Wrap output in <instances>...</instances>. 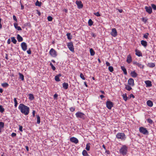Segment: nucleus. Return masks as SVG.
<instances>
[{
    "label": "nucleus",
    "instance_id": "obj_1",
    "mask_svg": "<svg viewBox=\"0 0 156 156\" xmlns=\"http://www.w3.org/2000/svg\"><path fill=\"white\" fill-rule=\"evenodd\" d=\"M18 108L22 113L25 115H28L29 113V108L23 104H20Z\"/></svg>",
    "mask_w": 156,
    "mask_h": 156
},
{
    "label": "nucleus",
    "instance_id": "obj_2",
    "mask_svg": "<svg viewBox=\"0 0 156 156\" xmlns=\"http://www.w3.org/2000/svg\"><path fill=\"white\" fill-rule=\"evenodd\" d=\"M128 150V147L126 145H123L119 150L120 153L124 155L126 154Z\"/></svg>",
    "mask_w": 156,
    "mask_h": 156
},
{
    "label": "nucleus",
    "instance_id": "obj_3",
    "mask_svg": "<svg viewBox=\"0 0 156 156\" xmlns=\"http://www.w3.org/2000/svg\"><path fill=\"white\" fill-rule=\"evenodd\" d=\"M116 137L118 139H120L121 140H125L126 138V137L125 134L124 133H119L117 134Z\"/></svg>",
    "mask_w": 156,
    "mask_h": 156
},
{
    "label": "nucleus",
    "instance_id": "obj_4",
    "mask_svg": "<svg viewBox=\"0 0 156 156\" xmlns=\"http://www.w3.org/2000/svg\"><path fill=\"white\" fill-rule=\"evenodd\" d=\"M75 115L77 118H80L83 119H85V115L83 113L80 111L77 112L76 113Z\"/></svg>",
    "mask_w": 156,
    "mask_h": 156
},
{
    "label": "nucleus",
    "instance_id": "obj_5",
    "mask_svg": "<svg viewBox=\"0 0 156 156\" xmlns=\"http://www.w3.org/2000/svg\"><path fill=\"white\" fill-rule=\"evenodd\" d=\"M139 131L140 133H142L144 135H148L149 133L147 129L143 127H140Z\"/></svg>",
    "mask_w": 156,
    "mask_h": 156
},
{
    "label": "nucleus",
    "instance_id": "obj_6",
    "mask_svg": "<svg viewBox=\"0 0 156 156\" xmlns=\"http://www.w3.org/2000/svg\"><path fill=\"white\" fill-rule=\"evenodd\" d=\"M49 53L51 56L53 57H56L57 55V52L53 48L50 49Z\"/></svg>",
    "mask_w": 156,
    "mask_h": 156
},
{
    "label": "nucleus",
    "instance_id": "obj_7",
    "mask_svg": "<svg viewBox=\"0 0 156 156\" xmlns=\"http://www.w3.org/2000/svg\"><path fill=\"white\" fill-rule=\"evenodd\" d=\"M67 45L69 50L72 52H74V48L73 43L72 42L68 43Z\"/></svg>",
    "mask_w": 156,
    "mask_h": 156
},
{
    "label": "nucleus",
    "instance_id": "obj_8",
    "mask_svg": "<svg viewBox=\"0 0 156 156\" xmlns=\"http://www.w3.org/2000/svg\"><path fill=\"white\" fill-rule=\"evenodd\" d=\"M106 107L109 109H111L113 106V103L110 101H107L106 102Z\"/></svg>",
    "mask_w": 156,
    "mask_h": 156
},
{
    "label": "nucleus",
    "instance_id": "obj_9",
    "mask_svg": "<svg viewBox=\"0 0 156 156\" xmlns=\"http://www.w3.org/2000/svg\"><path fill=\"white\" fill-rule=\"evenodd\" d=\"M21 46L22 49L24 51H26L27 48V44L24 42H23L21 43Z\"/></svg>",
    "mask_w": 156,
    "mask_h": 156
},
{
    "label": "nucleus",
    "instance_id": "obj_10",
    "mask_svg": "<svg viewBox=\"0 0 156 156\" xmlns=\"http://www.w3.org/2000/svg\"><path fill=\"white\" fill-rule=\"evenodd\" d=\"M111 35L113 37H115L117 35V32L115 28L112 29L111 33Z\"/></svg>",
    "mask_w": 156,
    "mask_h": 156
},
{
    "label": "nucleus",
    "instance_id": "obj_11",
    "mask_svg": "<svg viewBox=\"0 0 156 156\" xmlns=\"http://www.w3.org/2000/svg\"><path fill=\"white\" fill-rule=\"evenodd\" d=\"M146 11L149 14L151 13L152 12V9L150 6H146L145 7Z\"/></svg>",
    "mask_w": 156,
    "mask_h": 156
},
{
    "label": "nucleus",
    "instance_id": "obj_12",
    "mask_svg": "<svg viewBox=\"0 0 156 156\" xmlns=\"http://www.w3.org/2000/svg\"><path fill=\"white\" fill-rule=\"evenodd\" d=\"M70 140L71 142L74 143L75 144H77L78 143V140L76 138L73 137L70 138Z\"/></svg>",
    "mask_w": 156,
    "mask_h": 156
},
{
    "label": "nucleus",
    "instance_id": "obj_13",
    "mask_svg": "<svg viewBox=\"0 0 156 156\" xmlns=\"http://www.w3.org/2000/svg\"><path fill=\"white\" fill-rule=\"evenodd\" d=\"M128 83L131 86H133L134 85V81L132 78H130L128 80Z\"/></svg>",
    "mask_w": 156,
    "mask_h": 156
},
{
    "label": "nucleus",
    "instance_id": "obj_14",
    "mask_svg": "<svg viewBox=\"0 0 156 156\" xmlns=\"http://www.w3.org/2000/svg\"><path fill=\"white\" fill-rule=\"evenodd\" d=\"M76 4L79 8H82L83 7V5L82 4V2L81 1H76Z\"/></svg>",
    "mask_w": 156,
    "mask_h": 156
},
{
    "label": "nucleus",
    "instance_id": "obj_15",
    "mask_svg": "<svg viewBox=\"0 0 156 156\" xmlns=\"http://www.w3.org/2000/svg\"><path fill=\"white\" fill-rule=\"evenodd\" d=\"M132 62V57L130 54L128 55L127 58L126 62L129 64L130 63Z\"/></svg>",
    "mask_w": 156,
    "mask_h": 156
},
{
    "label": "nucleus",
    "instance_id": "obj_16",
    "mask_svg": "<svg viewBox=\"0 0 156 156\" xmlns=\"http://www.w3.org/2000/svg\"><path fill=\"white\" fill-rule=\"evenodd\" d=\"M147 87H151L152 86L151 82L150 80H147L145 81Z\"/></svg>",
    "mask_w": 156,
    "mask_h": 156
},
{
    "label": "nucleus",
    "instance_id": "obj_17",
    "mask_svg": "<svg viewBox=\"0 0 156 156\" xmlns=\"http://www.w3.org/2000/svg\"><path fill=\"white\" fill-rule=\"evenodd\" d=\"M135 54L136 55L138 56L139 57L142 56V53L139 50L137 49H136L135 50Z\"/></svg>",
    "mask_w": 156,
    "mask_h": 156
},
{
    "label": "nucleus",
    "instance_id": "obj_18",
    "mask_svg": "<svg viewBox=\"0 0 156 156\" xmlns=\"http://www.w3.org/2000/svg\"><path fill=\"white\" fill-rule=\"evenodd\" d=\"M147 105L150 107H152L153 106V104L152 101L150 100H148L147 101Z\"/></svg>",
    "mask_w": 156,
    "mask_h": 156
},
{
    "label": "nucleus",
    "instance_id": "obj_19",
    "mask_svg": "<svg viewBox=\"0 0 156 156\" xmlns=\"http://www.w3.org/2000/svg\"><path fill=\"white\" fill-rule=\"evenodd\" d=\"M141 44L144 47H146L147 46V42L144 40H142L141 41Z\"/></svg>",
    "mask_w": 156,
    "mask_h": 156
},
{
    "label": "nucleus",
    "instance_id": "obj_20",
    "mask_svg": "<svg viewBox=\"0 0 156 156\" xmlns=\"http://www.w3.org/2000/svg\"><path fill=\"white\" fill-rule=\"evenodd\" d=\"M131 76L133 77H136L137 76V74L135 71H132L130 73Z\"/></svg>",
    "mask_w": 156,
    "mask_h": 156
},
{
    "label": "nucleus",
    "instance_id": "obj_21",
    "mask_svg": "<svg viewBox=\"0 0 156 156\" xmlns=\"http://www.w3.org/2000/svg\"><path fill=\"white\" fill-rule=\"evenodd\" d=\"M17 39L18 41L20 42H21L23 41V38L19 34L17 35Z\"/></svg>",
    "mask_w": 156,
    "mask_h": 156
},
{
    "label": "nucleus",
    "instance_id": "obj_22",
    "mask_svg": "<svg viewBox=\"0 0 156 156\" xmlns=\"http://www.w3.org/2000/svg\"><path fill=\"white\" fill-rule=\"evenodd\" d=\"M121 69L123 72L124 74L125 75H126L127 74V72L125 67L124 66H121Z\"/></svg>",
    "mask_w": 156,
    "mask_h": 156
},
{
    "label": "nucleus",
    "instance_id": "obj_23",
    "mask_svg": "<svg viewBox=\"0 0 156 156\" xmlns=\"http://www.w3.org/2000/svg\"><path fill=\"white\" fill-rule=\"evenodd\" d=\"M82 154L83 156H90L87 152L85 150H83L82 152Z\"/></svg>",
    "mask_w": 156,
    "mask_h": 156
},
{
    "label": "nucleus",
    "instance_id": "obj_24",
    "mask_svg": "<svg viewBox=\"0 0 156 156\" xmlns=\"http://www.w3.org/2000/svg\"><path fill=\"white\" fill-rule=\"evenodd\" d=\"M63 88L65 89H67L68 88V84L67 83H64L62 84Z\"/></svg>",
    "mask_w": 156,
    "mask_h": 156
},
{
    "label": "nucleus",
    "instance_id": "obj_25",
    "mask_svg": "<svg viewBox=\"0 0 156 156\" xmlns=\"http://www.w3.org/2000/svg\"><path fill=\"white\" fill-rule=\"evenodd\" d=\"M90 55L91 56H94L95 54V51L92 48H91L90 49Z\"/></svg>",
    "mask_w": 156,
    "mask_h": 156
},
{
    "label": "nucleus",
    "instance_id": "obj_26",
    "mask_svg": "<svg viewBox=\"0 0 156 156\" xmlns=\"http://www.w3.org/2000/svg\"><path fill=\"white\" fill-rule=\"evenodd\" d=\"M122 97L123 100L125 101H126L127 100V97L126 95V93L123 94L122 95Z\"/></svg>",
    "mask_w": 156,
    "mask_h": 156
},
{
    "label": "nucleus",
    "instance_id": "obj_27",
    "mask_svg": "<svg viewBox=\"0 0 156 156\" xmlns=\"http://www.w3.org/2000/svg\"><path fill=\"white\" fill-rule=\"evenodd\" d=\"M125 88L126 90L128 91H130L132 89V87H130V86L129 85H125Z\"/></svg>",
    "mask_w": 156,
    "mask_h": 156
},
{
    "label": "nucleus",
    "instance_id": "obj_28",
    "mask_svg": "<svg viewBox=\"0 0 156 156\" xmlns=\"http://www.w3.org/2000/svg\"><path fill=\"white\" fill-rule=\"evenodd\" d=\"M148 66L151 68H153L155 66V64L154 63H148Z\"/></svg>",
    "mask_w": 156,
    "mask_h": 156
},
{
    "label": "nucleus",
    "instance_id": "obj_29",
    "mask_svg": "<svg viewBox=\"0 0 156 156\" xmlns=\"http://www.w3.org/2000/svg\"><path fill=\"white\" fill-rule=\"evenodd\" d=\"M29 99L30 100H33L34 99V97L32 94H29Z\"/></svg>",
    "mask_w": 156,
    "mask_h": 156
},
{
    "label": "nucleus",
    "instance_id": "obj_30",
    "mask_svg": "<svg viewBox=\"0 0 156 156\" xmlns=\"http://www.w3.org/2000/svg\"><path fill=\"white\" fill-rule=\"evenodd\" d=\"M19 74L20 76V78L22 80H24V76L23 75L20 73H19Z\"/></svg>",
    "mask_w": 156,
    "mask_h": 156
},
{
    "label": "nucleus",
    "instance_id": "obj_31",
    "mask_svg": "<svg viewBox=\"0 0 156 156\" xmlns=\"http://www.w3.org/2000/svg\"><path fill=\"white\" fill-rule=\"evenodd\" d=\"M37 118V123L38 124H39L40 123V118L39 115H36Z\"/></svg>",
    "mask_w": 156,
    "mask_h": 156
},
{
    "label": "nucleus",
    "instance_id": "obj_32",
    "mask_svg": "<svg viewBox=\"0 0 156 156\" xmlns=\"http://www.w3.org/2000/svg\"><path fill=\"white\" fill-rule=\"evenodd\" d=\"M93 22L91 19H90L88 21V24L89 26H91L93 25Z\"/></svg>",
    "mask_w": 156,
    "mask_h": 156
},
{
    "label": "nucleus",
    "instance_id": "obj_33",
    "mask_svg": "<svg viewBox=\"0 0 156 156\" xmlns=\"http://www.w3.org/2000/svg\"><path fill=\"white\" fill-rule=\"evenodd\" d=\"M35 5L36 6H40L41 5V2L37 0L35 3Z\"/></svg>",
    "mask_w": 156,
    "mask_h": 156
},
{
    "label": "nucleus",
    "instance_id": "obj_34",
    "mask_svg": "<svg viewBox=\"0 0 156 156\" xmlns=\"http://www.w3.org/2000/svg\"><path fill=\"white\" fill-rule=\"evenodd\" d=\"M2 86L4 87H6L9 86V84L6 83H3L2 84Z\"/></svg>",
    "mask_w": 156,
    "mask_h": 156
},
{
    "label": "nucleus",
    "instance_id": "obj_35",
    "mask_svg": "<svg viewBox=\"0 0 156 156\" xmlns=\"http://www.w3.org/2000/svg\"><path fill=\"white\" fill-rule=\"evenodd\" d=\"M12 42L14 44H16V43L17 41L15 39V37H11Z\"/></svg>",
    "mask_w": 156,
    "mask_h": 156
},
{
    "label": "nucleus",
    "instance_id": "obj_36",
    "mask_svg": "<svg viewBox=\"0 0 156 156\" xmlns=\"http://www.w3.org/2000/svg\"><path fill=\"white\" fill-rule=\"evenodd\" d=\"M14 106L15 108H16L17 106V105L18 104V102L16 100V98H15L14 99Z\"/></svg>",
    "mask_w": 156,
    "mask_h": 156
},
{
    "label": "nucleus",
    "instance_id": "obj_37",
    "mask_svg": "<svg viewBox=\"0 0 156 156\" xmlns=\"http://www.w3.org/2000/svg\"><path fill=\"white\" fill-rule=\"evenodd\" d=\"M90 144L88 143V144H87L86 145V149L87 151H89V150L90 149Z\"/></svg>",
    "mask_w": 156,
    "mask_h": 156
},
{
    "label": "nucleus",
    "instance_id": "obj_38",
    "mask_svg": "<svg viewBox=\"0 0 156 156\" xmlns=\"http://www.w3.org/2000/svg\"><path fill=\"white\" fill-rule=\"evenodd\" d=\"M108 69L109 71L111 72H112L114 70L112 66H109Z\"/></svg>",
    "mask_w": 156,
    "mask_h": 156
},
{
    "label": "nucleus",
    "instance_id": "obj_39",
    "mask_svg": "<svg viewBox=\"0 0 156 156\" xmlns=\"http://www.w3.org/2000/svg\"><path fill=\"white\" fill-rule=\"evenodd\" d=\"M5 111V109L3 107V106L0 105V112L1 113H3Z\"/></svg>",
    "mask_w": 156,
    "mask_h": 156
},
{
    "label": "nucleus",
    "instance_id": "obj_40",
    "mask_svg": "<svg viewBox=\"0 0 156 156\" xmlns=\"http://www.w3.org/2000/svg\"><path fill=\"white\" fill-rule=\"evenodd\" d=\"M137 66L138 67H139L141 69H143L144 66V65H143L141 63H138V65H137Z\"/></svg>",
    "mask_w": 156,
    "mask_h": 156
},
{
    "label": "nucleus",
    "instance_id": "obj_41",
    "mask_svg": "<svg viewBox=\"0 0 156 156\" xmlns=\"http://www.w3.org/2000/svg\"><path fill=\"white\" fill-rule=\"evenodd\" d=\"M4 123L3 122H0V127L2 129L4 127Z\"/></svg>",
    "mask_w": 156,
    "mask_h": 156
},
{
    "label": "nucleus",
    "instance_id": "obj_42",
    "mask_svg": "<svg viewBox=\"0 0 156 156\" xmlns=\"http://www.w3.org/2000/svg\"><path fill=\"white\" fill-rule=\"evenodd\" d=\"M50 65L51 67V68L54 71L56 69L55 67L53 66L51 63H50Z\"/></svg>",
    "mask_w": 156,
    "mask_h": 156
},
{
    "label": "nucleus",
    "instance_id": "obj_43",
    "mask_svg": "<svg viewBox=\"0 0 156 156\" xmlns=\"http://www.w3.org/2000/svg\"><path fill=\"white\" fill-rule=\"evenodd\" d=\"M147 122H148L149 123L151 124H152L153 122L152 120L150 118H149V119H147Z\"/></svg>",
    "mask_w": 156,
    "mask_h": 156
},
{
    "label": "nucleus",
    "instance_id": "obj_44",
    "mask_svg": "<svg viewBox=\"0 0 156 156\" xmlns=\"http://www.w3.org/2000/svg\"><path fill=\"white\" fill-rule=\"evenodd\" d=\"M80 77L83 80H85V78L83 73H81L80 74Z\"/></svg>",
    "mask_w": 156,
    "mask_h": 156
},
{
    "label": "nucleus",
    "instance_id": "obj_45",
    "mask_svg": "<svg viewBox=\"0 0 156 156\" xmlns=\"http://www.w3.org/2000/svg\"><path fill=\"white\" fill-rule=\"evenodd\" d=\"M70 33H68L66 34V36L67 37V38L69 40H70L72 38L70 36Z\"/></svg>",
    "mask_w": 156,
    "mask_h": 156
},
{
    "label": "nucleus",
    "instance_id": "obj_46",
    "mask_svg": "<svg viewBox=\"0 0 156 156\" xmlns=\"http://www.w3.org/2000/svg\"><path fill=\"white\" fill-rule=\"evenodd\" d=\"M47 19L49 21H51L53 20V18L51 16H48Z\"/></svg>",
    "mask_w": 156,
    "mask_h": 156
},
{
    "label": "nucleus",
    "instance_id": "obj_47",
    "mask_svg": "<svg viewBox=\"0 0 156 156\" xmlns=\"http://www.w3.org/2000/svg\"><path fill=\"white\" fill-rule=\"evenodd\" d=\"M55 80L56 81L58 82L60 81V80L59 79V77L58 76H55Z\"/></svg>",
    "mask_w": 156,
    "mask_h": 156
},
{
    "label": "nucleus",
    "instance_id": "obj_48",
    "mask_svg": "<svg viewBox=\"0 0 156 156\" xmlns=\"http://www.w3.org/2000/svg\"><path fill=\"white\" fill-rule=\"evenodd\" d=\"M151 6L154 10H156V5L154 4H151Z\"/></svg>",
    "mask_w": 156,
    "mask_h": 156
},
{
    "label": "nucleus",
    "instance_id": "obj_49",
    "mask_svg": "<svg viewBox=\"0 0 156 156\" xmlns=\"http://www.w3.org/2000/svg\"><path fill=\"white\" fill-rule=\"evenodd\" d=\"M148 33H147L146 34L144 35L143 37L146 39H147L148 38V35H149Z\"/></svg>",
    "mask_w": 156,
    "mask_h": 156
},
{
    "label": "nucleus",
    "instance_id": "obj_50",
    "mask_svg": "<svg viewBox=\"0 0 156 156\" xmlns=\"http://www.w3.org/2000/svg\"><path fill=\"white\" fill-rule=\"evenodd\" d=\"M94 15L97 16H101V14L98 12L94 13Z\"/></svg>",
    "mask_w": 156,
    "mask_h": 156
},
{
    "label": "nucleus",
    "instance_id": "obj_51",
    "mask_svg": "<svg viewBox=\"0 0 156 156\" xmlns=\"http://www.w3.org/2000/svg\"><path fill=\"white\" fill-rule=\"evenodd\" d=\"M70 111L72 112H73L75 110V108H74L72 107L70 108Z\"/></svg>",
    "mask_w": 156,
    "mask_h": 156
},
{
    "label": "nucleus",
    "instance_id": "obj_52",
    "mask_svg": "<svg viewBox=\"0 0 156 156\" xmlns=\"http://www.w3.org/2000/svg\"><path fill=\"white\" fill-rule=\"evenodd\" d=\"M27 53L28 54H31V51L30 50V48H29L28 50L27 51Z\"/></svg>",
    "mask_w": 156,
    "mask_h": 156
},
{
    "label": "nucleus",
    "instance_id": "obj_53",
    "mask_svg": "<svg viewBox=\"0 0 156 156\" xmlns=\"http://www.w3.org/2000/svg\"><path fill=\"white\" fill-rule=\"evenodd\" d=\"M16 133H13L11 134V136L12 137H14L16 136Z\"/></svg>",
    "mask_w": 156,
    "mask_h": 156
},
{
    "label": "nucleus",
    "instance_id": "obj_54",
    "mask_svg": "<svg viewBox=\"0 0 156 156\" xmlns=\"http://www.w3.org/2000/svg\"><path fill=\"white\" fill-rule=\"evenodd\" d=\"M22 129H23L22 126H20V125H19V130L21 132H22L23 131Z\"/></svg>",
    "mask_w": 156,
    "mask_h": 156
},
{
    "label": "nucleus",
    "instance_id": "obj_55",
    "mask_svg": "<svg viewBox=\"0 0 156 156\" xmlns=\"http://www.w3.org/2000/svg\"><path fill=\"white\" fill-rule=\"evenodd\" d=\"M58 95L57 94H55L54 95V99H57Z\"/></svg>",
    "mask_w": 156,
    "mask_h": 156
},
{
    "label": "nucleus",
    "instance_id": "obj_56",
    "mask_svg": "<svg viewBox=\"0 0 156 156\" xmlns=\"http://www.w3.org/2000/svg\"><path fill=\"white\" fill-rule=\"evenodd\" d=\"M13 20L15 21L16 22H17V20L16 19V17L15 15H13Z\"/></svg>",
    "mask_w": 156,
    "mask_h": 156
},
{
    "label": "nucleus",
    "instance_id": "obj_57",
    "mask_svg": "<svg viewBox=\"0 0 156 156\" xmlns=\"http://www.w3.org/2000/svg\"><path fill=\"white\" fill-rule=\"evenodd\" d=\"M16 29H17L18 30H22L21 27L20 26H18L17 28H16Z\"/></svg>",
    "mask_w": 156,
    "mask_h": 156
},
{
    "label": "nucleus",
    "instance_id": "obj_58",
    "mask_svg": "<svg viewBox=\"0 0 156 156\" xmlns=\"http://www.w3.org/2000/svg\"><path fill=\"white\" fill-rule=\"evenodd\" d=\"M14 26L15 27V28L16 29L17 27H18V24L16 23H14Z\"/></svg>",
    "mask_w": 156,
    "mask_h": 156
},
{
    "label": "nucleus",
    "instance_id": "obj_59",
    "mask_svg": "<svg viewBox=\"0 0 156 156\" xmlns=\"http://www.w3.org/2000/svg\"><path fill=\"white\" fill-rule=\"evenodd\" d=\"M35 112H36L35 110H33L32 112V115L34 117L35 116Z\"/></svg>",
    "mask_w": 156,
    "mask_h": 156
},
{
    "label": "nucleus",
    "instance_id": "obj_60",
    "mask_svg": "<svg viewBox=\"0 0 156 156\" xmlns=\"http://www.w3.org/2000/svg\"><path fill=\"white\" fill-rule=\"evenodd\" d=\"M106 65L107 66H109L110 64L107 61L106 62Z\"/></svg>",
    "mask_w": 156,
    "mask_h": 156
},
{
    "label": "nucleus",
    "instance_id": "obj_61",
    "mask_svg": "<svg viewBox=\"0 0 156 156\" xmlns=\"http://www.w3.org/2000/svg\"><path fill=\"white\" fill-rule=\"evenodd\" d=\"M142 21L143 22H144L145 23H146L147 22V20L145 19L144 18H143L142 19Z\"/></svg>",
    "mask_w": 156,
    "mask_h": 156
},
{
    "label": "nucleus",
    "instance_id": "obj_62",
    "mask_svg": "<svg viewBox=\"0 0 156 156\" xmlns=\"http://www.w3.org/2000/svg\"><path fill=\"white\" fill-rule=\"evenodd\" d=\"M10 43H11V40L10 39H9L7 40V43L8 44H10Z\"/></svg>",
    "mask_w": 156,
    "mask_h": 156
},
{
    "label": "nucleus",
    "instance_id": "obj_63",
    "mask_svg": "<svg viewBox=\"0 0 156 156\" xmlns=\"http://www.w3.org/2000/svg\"><path fill=\"white\" fill-rule=\"evenodd\" d=\"M139 63H138L137 62H133V64L134 65H136L137 66V65H138Z\"/></svg>",
    "mask_w": 156,
    "mask_h": 156
},
{
    "label": "nucleus",
    "instance_id": "obj_64",
    "mask_svg": "<svg viewBox=\"0 0 156 156\" xmlns=\"http://www.w3.org/2000/svg\"><path fill=\"white\" fill-rule=\"evenodd\" d=\"M91 35L93 37H96V35H95L94 33H92L91 34Z\"/></svg>",
    "mask_w": 156,
    "mask_h": 156
}]
</instances>
